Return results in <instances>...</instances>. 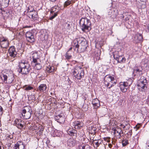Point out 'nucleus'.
<instances>
[{"label":"nucleus","instance_id":"obj_1","mask_svg":"<svg viewBox=\"0 0 149 149\" xmlns=\"http://www.w3.org/2000/svg\"><path fill=\"white\" fill-rule=\"evenodd\" d=\"M18 71L22 74H28L31 69L30 64L26 59H22L19 62Z\"/></svg>","mask_w":149,"mask_h":149},{"label":"nucleus","instance_id":"obj_2","mask_svg":"<svg viewBox=\"0 0 149 149\" xmlns=\"http://www.w3.org/2000/svg\"><path fill=\"white\" fill-rule=\"evenodd\" d=\"M81 29L84 32H89L91 29L92 23L90 20L86 17H82L80 20Z\"/></svg>","mask_w":149,"mask_h":149},{"label":"nucleus","instance_id":"obj_3","mask_svg":"<svg viewBox=\"0 0 149 149\" xmlns=\"http://www.w3.org/2000/svg\"><path fill=\"white\" fill-rule=\"evenodd\" d=\"M83 65H78L75 66L72 72L74 77L77 79L80 80L82 78L84 75V72Z\"/></svg>","mask_w":149,"mask_h":149},{"label":"nucleus","instance_id":"obj_4","mask_svg":"<svg viewBox=\"0 0 149 149\" xmlns=\"http://www.w3.org/2000/svg\"><path fill=\"white\" fill-rule=\"evenodd\" d=\"M104 81L105 85L109 88H110L114 86V84H116L114 76L110 74L105 76Z\"/></svg>","mask_w":149,"mask_h":149},{"label":"nucleus","instance_id":"obj_5","mask_svg":"<svg viewBox=\"0 0 149 149\" xmlns=\"http://www.w3.org/2000/svg\"><path fill=\"white\" fill-rule=\"evenodd\" d=\"M147 85L148 82L146 78L143 76H141L138 82L137 86L139 90L142 91H145L147 88Z\"/></svg>","mask_w":149,"mask_h":149},{"label":"nucleus","instance_id":"obj_6","mask_svg":"<svg viewBox=\"0 0 149 149\" xmlns=\"http://www.w3.org/2000/svg\"><path fill=\"white\" fill-rule=\"evenodd\" d=\"M133 82L132 79L130 78L127 80L125 81L120 82L119 87L121 91L123 93L126 92Z\"/></svg>","mask_w":149,"mask_h":149},{"label":"nucleus","instance_id":"obj_7","mask_svg":"<svg viewBox=\"0 0 149 149\" xmlns=\"http://www.w3.org/2000/svg\"><path fill=\"white\" fill-rule=\"evenodd\" d=\"M32 112V111L31 107L27 106L23 108L21 113L24 119H28L31 118Z\"/></svg>","mask_w":149,"mask_h":149},{"label":"nucleus","instance_id":"obj_8","mask_svg":"<svg viewBox=\"0 0 149 149\" xmlns=\"http://www.w3.org/2000/svg\"><path fill=\"white\" fill-rule=\"evenodd\" d=\"M44 129V127H43L42 125L38 124L30 127L29 130L30 131L33 132V133L38 134H39L40 135L42 134Z\"/></svg>","mask_w":149,"mask_h":149},{"label":"nucleus","instance_id":"obj_9","mask_svg":"<svg viewBox=\"0 0 149 149\" xmlns=\"http://www.w3.org/2000/svg\"><path fill=\"white\" fill-rule=\"evenodd\" d=\"M0 77L2 80L6 83L10 84L13 82L14 79V77L13 74H2Z\"/></svg>","mask_w":149,"mask_h":149},{"label":"nucleus","instance_id":"obj_10","mask_svg":"<svg viewBox=\"0 0 149 149\" xmlns=\"http://www.w3.org/2000/svg\"><path fill=\"white\" fill-rule=\"evenodd\" d=\"M79 53L84 52L86 50L88 46L87 42L86 39L83 37L79 38Z\"/></svg>","mask_w":149,"mask_h":149},{"label":"nucleus","instance_id":"obj_11","mask_svg":"<svg viewBox=\"0 0 149 149\" xmlns=\"http://www.w3.org/2000/svg\"><path fill=\"white\" fill-rule=\"evenodd\" d=\"M118 15L117 10H115L114 8H111L109 10L108 12V15L109 17L113 19V21H119L120 19H117L116 17Z\"/></svg>","mask_w":149,"mask_h":149},{"label":"nucleus","instance_id":"obj_12","mask_svg":"<svg viewBox=\"0 0 149 149\" xmlns=\"http://www.w3.org/2000/svg\"><path fill=\"white\" fill-rule=\"evenodd\" d=\"M8 53L9 56L11 58L15 59L17 57V52L14 46H12L9 47Z\"/></svg>","mask_w":149,"mask_h":149},{"label":"nucleus","instance_id":"obj_13","mask_svg":"<svg viewBox=\"0 0 149 149\" xmlns=\"http://www.w3.org/2000/svg\"><path fill=\"white\" fill-rule=\"evenodd\" d=\"M67 133L70 136V139L74 140L76 139L77 135V131L73 128L70 127L67 130Z\"/></svg>","mask_w":149,"mask_h":149},{"label":"nucleus","instance_id":"obj_14","mask_svg":"<svg viewBox=\"0 0 149 149\" xmlns=\"http://www.w3.org/2000/svg\"><path fill=\"white\" fill-rule=\"evenodd\" d=\"M9 45V42L8 38L4 37L0 38V46L1 48L6 49Z\"/></svg>","mask_w":149,"mask_h":149},{"label":"nucleus","instance_id":"obj_15","mask_svg":"<svg viewBox=\"0 0 149 149\" xmlns=\"http://www.w3.org/2000/svg\"><path fill=\"white\" fill-rule=\"evenodd\" d=\"M142 67L137 66L135 67L133 69V74L134 76L139 77L143 73Z\"/></svg>","mask_w":149,"mask_h":149},{"label":"nucleus","instance_id":"obj_16","mask_svg":"<svg viewBox=\"0 0 149 149\" xmlns=\"http://www.w3.org/2000/svg\"><path fill=\"white\" fill-rule=\"evenodd\" d=\"M26 40L29 42L32 43L35 41L34 33L32 31H27L26 33Z\"/></svg>","mask_w":149,"mask_h":149},{"label":"nucleus","instance_id":"obj_17","mask_svg":"<svg viewBox=\"0 0 149 149\" xmlns=\"http://www.w3.org/2000/svg\"><path fill=\"white\" fill-rule=\"evenodd\" d=\"M25 125L24 122L21 119L17 118L14 121L13 125L15 126L17 128L20 130L23 129Z\"/></svg>","mask_w":149,"mask_h":149},{"label":"nucleus","instance_id":"obj_18","mask_svg":"<svg viewBox=\"0 0 149 149\" xmlns=\"http://www.w3.org/2000/svg\"><path fill=\"white\" fill-rule=\"evenodd\" d=\"M79 38L75 39L72 43V46L73 49L78 53H79L80 45L79 44Z\"/></svg>","mask_w":149,"mask_h":149},{"label":"nucleus","instance_id":"obj_19","mask_svg":"<svg viewBox=\"0 0 149 149\" xmlns=\"http://www.w3.org/2000/svg\"><path fill=\"white\" fill-rule=\"evenodd\" d=\"M72 125L75 129H80L83 127L84 123L81 121L76 120L73 123Z\"/></svg>","mask_w":149,"mask_h":149},{"label":"nucleus","instance_id":"obj_20","mask_svg":"<svg viewBox=\"0 0 149 149\" xmlns=\"http://www.w3.org/2000/svg\"><path fill=\"white\" fill-rule=\"evenodd\" d=\"M88 129L89 134H91V135H92V134H95L96 132V125H91Z\"/></svg>","mask_w":149,"mask_h":149},{"label":"nucleus","instance_id":"obj_21","mask_svg":"<svg viewBox=\"0 0 149 149\" xmlns=\"http://www.w3.org/2000/svg\"><path fill=\"white\" fill-rule=\"evenodd\" d=\"M28 15L29 18L32 19L34 20L37 19L38 13L35 10L29 13Z\"/></svg>","mask_w":149,"mask_h":149},{"label":"nucleus","instance_id":"obj_22","mask_svg":"<svg viewBox=\"0 0 149 149\" xmlns=\"http://www.w3.org/2000/svg\"><path fill=\"white\" fill-rule=\"evenodd\" d=\"M92 104L94 108L95 109H98L100 106V101L97 98L93 99L92 101Z\"/></svg>","mask_w":149,"mask_h":149},{"label":"nucleus","instance_id":"obj_23","mask_svg":"<svg viewBox=\"0 0 149 149\" xmlns=\"http://www.w3.org/2000/svg\"><path fill=\"white\" fill-rule=\"evenodd\" d=\"M143 36L140 34H138L136 36L134 40V42L136 43H139L143 41Z\"/></svg>","mask_w":149,"mask_h":149},{"label":"nucleus","instance_id":"obj_24","mask_svg":"<svg viewBox=\"0 0 149 149\" xmlns=\"http://www.w3.org/2000/svg\"><path fill=\"white\" fill-rule=\"evenodd\" d=\"M47 88V86L46 84H41L38 87L37 90L40 92H43L45 91Z\"/></svg>","mask_w":149,"mask_h":149},{"label":"nucleus","instance_id":"obj_25","mask_svg":"<svg viewBox=\"0 0 149 149\" xmlns=\"http://www.w3.org/2000/svg\"><path fill=\"white\" fill-rule=\"evenodd\" d=\"M15 147L18 148V149H24L25 145L22 141H19L15 144Z\"/></svg>","mask_w":149,"mask_h":149},{"label":"nucleus","instance_id":"obj_26","mask_svg":"<svg viewBox=\"0 0 149 149\" xmlns=\"http://www.w3.org/2000/svg\"><path fill=\"white\" fill-rule=\"evenodd\" d=\"M45 35L41 34L39 37L38 40L40 43L43 44L46 42L47 38H45Z\"/></svg>","mask_w":149,"mask_h":149},{"label":"nucleus","instance_id":"obj_27","mask_svg":"<svg viewBox=\"0 0 149 149\" xmlns=\"http://www.w3.org/2000/svg\"><path fill=\"white\" fill-rule=\"evenodd\" d=\"M46 71L48 73H53L55 71V68L54 66L49 65L47 66Z\"/></svg>","mask_w":149,"mask_h":149},{"label":"nucleus","instance_id":"obj_28","mask_svg":"<svg viewBox=\"0 0 149 149\" xmlns=\"http://www.w3.org/2000/svg\"><path fill=\"white\" fill-rule=\"evenodd\" d=\"M56 119L57 121L60 123H62L65 121V118L63 116L59 114L56 116Z\"/></svg>","mask_w":149,"mask_h":149},{"label":"nucleus","instance_id":"obj_29","mask_svg":"<svg viewBox=\"0 0 149 149\" xmlns=\"http://www.w3.org/2000/svg\"><path fill=\"white\" fill-rule=\"evenodd\" d=\"M112 130V133H113V134L117 133H121L122 134L123 133V131L118 126H116V127L113 128Z\"/></svg>","mask_w":149,"mask_h":149},{"label":"nucleus","instance_id":"obj_30","mask_svg":"<svg viewBox=\"0 0 149 149\" xmlns=\"http://www.w3.org/2000/svg\"><path fill=\"white\" fill-rule=\"evenodd\" d=\"M9 1V0H0V3L2 6L5 7L8 5Z\"/></svg>","mask_w":149,"mask_h":149},{"label":"nucleus","instance_id":"obj_31","mask_svg":"<svg viewBox=\"0 0 149 149\" xmlns=\"http://www.w3.org/2000/svg\"><path fill=\"white\" fill-rule=\"evenodd\" d=\"M116 60L117 61L118 63H122L125 61L126 59L125 57H123V56H120Z\"/></svg>","mask_w":149,"mask_h":149},{"label":"nucleus","instance_id":"obj_32","mask_svg":"<svg viewBox=\"0 0 149 149\" xmlns=\"http://www.w3.org/2000/svg\"><path fill=\"white\" fill-rule=\"evenodd\" d=\"M95 57L97 60H99L100 58V51L99 50L95 51Z\"/></svg>","mask_w":149,"mask_h":149},{"label":"nucleus","instance_id":"obj_33","mask_svg":"<svg viewBox=\"0 0 149 149\" xmlns=\"http://www.w3.org/2000/svg\"><path fill=\"white\" fill-rule=\"evenodd\" d=\"M121 134H122L121 133L113 134V135L114 136V140H116L117 139H120L121 137Z\"/></svg>","mask_w":149,"mask_h":149},{"label":"nucleus","instance_id":"obj_34","mask_svg":"<svg viewBox=\"0 0 149 149\" xmlns=\"http://www.w3.org/2000/svg\"><path fill=\"white\" fill-rule=\"evenodd\" d=\"M65 56L66 59L68 60L70 59L72 57V56L71 54L69 53H68V51H67L65 54Z\"/></svg>","mask_w":149,"mask_h":149},{"label":"nucleus","instance_id":"obj_35","mask_svg":"<svg viewBox=\"0 0 149 149\" xmlns=\"http://www.w3.org/2000/svg\"><path fill=\"white\" fill-rule=\"evenodd\" d=\"M119 52L118 51H115L113 52V56L115 60L117 59L120 56Z\"/></svg>","mask_w":149,"mask_h":149},{"label":"nucleus","instance_id":"obj_36","mask_svg":"<svg viewBox=\"0 0 149 149\" xmlns=\"http://www.w3.org/2000/svg\"><path fill=\"white\" fill-rule=\"evenodd\" d=\"M5 139L7 140L13 139V135L12 134H7L6 135H5Z\"/></svg>","mask_w":149,"mask_h":149},{"label":"nucleus","instance_id":"obj_37","mask_svg":"<svg viewBox=\"0 0 149 149\" xmlns=\"http://www.w3.org/2000/svg\"><path fill=\"white\" fill-rule=\"evenodd\" d=\"M25 87L24 88L25 91H29L32 90L33 89V87L29 85H26L24 86L23 88Z\"/></svg>","mask_w":149,"mask_h":149},{"label":"nucleus","instance_id":"obj_38","mask_svg":"<svg viewBox=\"0 0 149 149\" xmlns=\"http://www.w3.org/2000/svg\"><path fill=\"white\" fill-rule=\"evenodd\" d=\"M26 10L28 13H30L32 12L33 10H35L34 8L31 6H29L27 8Z\"/></svg>","mask_w":149,"mask_h":149},{"label":"nucleus","instance_id":"obj_39","mask_svg":"<svg viewBox=\"0 0 149 149\" xmlns=\"http://www.w3.org/2000/svg\"><path fill=\"white\" fill-rule=\"evenodd\" d=\"M71 3V0H68L66 1L64 4V7H66L67 6H69Z\"/></svg>","mask_w":149,"mask_h":149},{"label":"nucleus","instance_id":"obj_40","mask_svg":"<svg viewBox=\"0 0 149 149\" xmlns=\"http://www.w3.org/2000/svg\"><path fill=\"white\" fill-rule=\"evenodd\" d=\"M32 58H39L38 53L36 52L33 53L32 54Z\"/></svg>","mask_w":149,"mask_h":149},{"label":"nucleus","instance_id":"obj_41","mask_svg":"<svg viewBox=\"0 0 149 149\" xmlns=\"http://www.w3.org/2000/svg\"><path fill=\"white\" fill-rule=\"evenodd\" d=\"M34 65L35 68L38 70H40L41 68V65L39 63L35 64Z\"/></svg>","mask_w":149,"mask_h":149},{"label":"nucleus","instance_id":"obj_42","mask_svg":"<svg viewBox=\"0 0 149 149\" xmlns=\"http://www.w3.org/2000/svg\"><path fill=\"white\" fill-rule=\"evenodd\" d=\"M81 146L82 147L81 149H91V148L90 146L88 145H81Z\"/></svg>","mask_w":149,"mask_h":149},{"label":"nucleus","instance_id":"obj_43","mask_svg":"<svg viewBox=\"0 0 149 149\" xmlns=\"http://www.w3.org/2000/svg\"><path fill=\"white\" fill-rule=\"evenodd\" d=\"M122 143L123 146H125L129 143L128 140H122Z\"/></svg>","mask_w":149,"mask_h":149},{"label":"nucleus","instance_id":"obj_44","mask_svg":"<svg viewBox=\"0 0 149 149\" xmlns=\"http://www.w3.org/2000/svg\"><path fill=\"white\" fill-rule=\"evenodd\" d=\"M3 112V109L2 107L0 106V118L2 115Z\"/></svg>","mask_w":149,"mask_h":149},{"label":"nucleus","instance_id":"obj_45","mask_svg":"<svg viewBox=\"0 0 149 149\" xmlns=\"http://www.w3.org/2000/svg\"><path fill=\"white\" fill-rule=\"evenodd\" d=\"M39 58H33V60L32 61V63H34V65L35 64H37L38 63V62L37 60Z\"/></svg>","mask_w":149,"mask_h":149},{"label":"nucleus","instance_id":"obj_46","mask_svg":"<svg viewBox=\"0 0 149 149\" xmlns=\"http://www.w3.org/2000/svg\"><path fill=\"white\" fill-rule=\"evenodd\" d=\"M57 15V13H55L54 15L53 16H52L51 17H50L49 18V19L50 20H52L55 17H56Z\"/></svg>","mask_w":149,"mask_h":149},{"label":"nucleus","instance_id":"obj_47","mask_svg":"<svg viewBox=\"0 0 149 149\" xmlns=\"http://www.w3.org/2000/svg\"><path fill=\"white\" fill-rule=\"evenodd\" d=\"M5 134L3 133L0 134V140H4Z\"/></svg>","mask_w":149,"mask_h":149},{"label":"nucleus","instance_id":"obj_48","mask_svg":"<svg viewBox=\"0 0 149 149\" xmlns=\"http://www.w3.org/2000/svg\"><path fill=\"white\" fill-rule=\"evenodd\" d=\"M89 138L90 140H94V137L95 136V134H93L92 135H91V134H89Z\"/></svg>","mask_w":149,"mask_h":149},{"label":"nucleus","instance_id":"obj_49","mask_svg":"<svg viewBox=\"0 0 149 149\" xmlns=\"http://www.w3.org/2000/svg\"><path fill=\"white\" fill-rule=\"evenodd\" d=\"M124 18V16L123 15H122L121 16L118 17H116L117 19H119L120 20V19H123Z\"/></svg>","mask_w":149,"mask_h":149},{"label":"nucleus","instance_id":"obj_50","mask_svg":"<svg viewBox=\"0 0 149 149\" xmlns=\"http://www.w3.org/2000/svg\"><path fill=\"white\" fill-rule=\"evenodd\" d=\"M146 147L147 149H149V140H147L146 142Z\"/></svg>","mask_w":149,"mask_h":149},{"label":"nucleus","instance_id":"obj_51","mask_svg":"<svg viewBox=\"0 0 149 149\" xmlns=\"http://www.w3.org/2000/svg\"><path fill=\"white\" fill-rule=\"evenodd\" d=\"M48 123H49L48 125H49V126H50V127H51V126H52V120H49L48 121Z\"/></svg>","mask_w":149,"mask_h":149},{"label":"nucleus","instance_id":"obj_52","mask_svg":"<svg viewBox=\"0 0 149 149\" xmlns=\"http://www.w3.org/2000/svg\"><path fill=\"white\" fill-rule=\"evenodd\" d=\"M141 125L140 124H138L136 126V127L137 128V129H139V128L141 127Z\"/></svg>","mask_w":149,"mask_h":149},{"label":"nucleus","instance_id":"obj_53","mask_svg":"<svg viewBox=\"0 0 149 149\" xmlns=\"http://www.w3.org/2000/svg\"><path fill=\"white\" fill-rule=\"evenodd\" d=\"M33 27L32 26H26L23 27V28H30Z\"/></svg>","mask_w":149,"mask_h":149},{"label":"nucleus","instance_id":"obj_54","mask_svg":"<svg viewBox=\"0 0 149 149\" xmlns=\"http://www.w3.org/2000/svg\"><path fill=\"white\" fill-rule=\"evenodd\" d=\"M95 145H96V146L95 147H96V148H97L99 146L100 143H99L98 142H96Z\"/></svg>","mask_w":149,"mask_h":149},{"label":"nucleus","instance_id":"obj_55","mask_svg":"<svg viewBox=\"0 0 149 149\" xmlns=\"http://www.w3.org/2000/svg\"><path fill=\"white\" fill-rule=\"evenodd\" d=\"M120 126H121V127H123V129L125 128V125H123V124H120Z\"/></svg>","mask_w":149,"mask_h":149},{"label":"nucleus","instance_id":"obj_56","mask_svg":"<svg viewBox=\"0 0 149 149\" xmlns=\"http://www.w3.org/2000/svg\"><path fill=\"white\" fill-rule=\"evenodd\" d=\"M103 139H104V140H107V139H110V138L109 137H104L103 138Z\"/></svg>","mask_w":149,"mask_h":149},{"label":"nucleus","instance_id":"obj_57","mask_svg":"<svg viewBox=\"0 0 149 149\" xmlns=\"http://www.w3.org/2000/svg\"><path fill=\"white\" fill-rule=\"evenodd\" d=\"M147 29L148 32L149 33V24L148 25L147 27Z\"/></svg>","mask_w":149,"mask_h":149},{"label":"nucleus","instance_id":"obj_58","mask_svg":"<svg viewBox=\"0 0 149 149\" xmlns=\"http://www.w3.org/2000/svg\"><path fill=\"white\" fill-rule=\"evenodd\" d=\"M72 48H73L72 47H70V48L69 49V50L67 51H68V53H69V51H70L72 49Z\"/></svg>","mask_w":149,"mask_h":149},{"label":"nucleus","instance_id":"obj_59","mask_svg":"<svg viewBox=\"0 0 149 149\" xmlns=\"http://www.w3.org/2000/svg\"><path fill=\"white\" fill-rule=\"evenodd\" d=\"M128 20H129V18H128V17H126L125 19V21H127Z\"/></svg>","mask_w":149,"mask_h":149},{"label":"nucleus","instance_id":"obj_60","mask_svg":"<svg viewBox=\"0 0 149 149\" xmlns=\"http://www.w3.org/2000/svg\"><path fill=\"white\" fill-rule=\"evenodd\" d=\"M53 2H55V1H56L57 0H49Z\"/></svg>","mask_w":149,"mask_h":149},{"label":"nucleus","instance_id":"obj_61","mask_svg":"<svg viewBox=\"0 0 149 149\" xmlns=\"http://www.w3.org/2000/svg\"><path fill=\"white\" fill-rule=\"evenodd\" d=\"M109 146L110 148H111V144H110L109 145Z\"/></svg>","mask_w":149,"mask_h":149},{"label":"nucleus","instance_id":"obj_62","mask_svg":"<svg viewBox=\"0 0 149 149\" xmlns=\"http://www.w3.org/2000/svg\"><path fill=\"white\" fill-rule=\"evenodd\" d=\"M2 146H1L0 145V149H2Z\"/></svg>","mask_w":149,"mask_h":149},{"label":"nucleus","instance_id":"obj_63","mask_svg":"<svg viewBox=\"0 0 149 149\" xmlns=\"http://www.w3.org/2000/svg\"><path fill=\"white\" fill-rule=\"evenodd\" d=\"M15 148L14 149H18V148L17 147H15Z\"/></svg>","mask_w":149,"mask_h":149},{"label":"nucleus","instance_id":"obj_64","mask_svg":"<svg viewBox=\"0 0 149 149\" xmlns=\"http://www.w3.org/2000/svg\"><path fill=\"white\" fill-rule=\"evenodd\" d=\"M107 141L108 142H110V140H107Z\"/></svg>","mask_w":149,"mask_h":149}]
</instances>
